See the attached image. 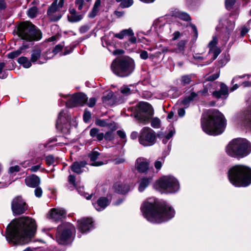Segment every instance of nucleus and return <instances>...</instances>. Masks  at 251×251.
Instances as JSON below:
<instances>
[{"label": "nucleus", "instance_id": "nucleus-1", "mask_svg": "<svg viewBox=\"0 0 251 251\" xmlns=\"http://www.w3.org/2000/svg\"><path fill=\"white\" fill-rule=\"evenodd\" d=\"M36 228L34 220L29 217H21L13 221L7 226L5 237L11 245L26 244L34 236Z\"/></svg>", "mask_w": 251, "mask_h": 251}, {"label": "nucleus", "instance_id": "nucleus-2", "mask_svg": "<svg viewBox=\"0 0 251 251\" xmlns=\"http://www.w3.org/2000/svg\"><path fill=\"white\" fill-rule=\"evenodd\" d=\"M141 210L144 218L154 224L167 222L175 215L171 205L153 197L148 198L143 203Z\"/></svg>", "mask_w": 251, "mask_h": 251}, {"label": "nucleus", "instance_id": "nucleus-3", "mask_svg": "<svg viewBox=\"0 0 251 251\" xmlns=\"http://www.w3.org/2000/svg\"><path fill=\"white\" fill-rule=\"evenodd\" d=\"M203 131L210 135H217L223 132L226 125L223 114L216 109L209 110L203 115L201 121Z\"/></svg>", "mask_w": 251, "mask_h": 251}, {"label": "nucleus", "instance_id": "nucleus-4", "mask_svg": "<svg viewBox=\"0 0 251 251\" xmlns=\"http://www.w3.org/2000/svg\"><path fill=\"white\" fill-rule=\"evenodd\" d=\"M228 178L235 187H247L251 184V168L244 165L232 167L228 171Z\"/></svg>", "mask_w": 251, "mask_h": 251}, {"label": "nucleus", "instance_id": "nucleus-5", "mask_svg": "<svg viewBox=\"0 0 251 251\" xmlns=\"http://www.w3.org/2000/svg\"><path fill=\"white\" fill-rule=\"evenodd\" d=\"M226 152L231 157L242 158L251 153V144L245 139H234L226 146Z\"/></svg>", "mask_w": 251, "mask_h": 251}, {"label": "nucleus", "instance_id": "nucleus-6", "mask_svg": "<svg viewBox=\"0 0 251 251\" xmlns=\"http://www.w3.org/2000/svg\"><path fill=\"white\" fill-rule=\"evenodd\" d=\"M134 60L128 57L116 59L112 62L111 68L112 72L120 77H126L134 71Z\"/></svg>", "mask_w": 251, "mask_h": 251}, {"label": "nucleus", "instance_id": "nucleus-7", "mask_svg": "<svg viewBox=\"0 0 251 251\" xmlns=\"http://www.w3.org/2000/svg\"><path fill=\"white\" fill-rule=\"evenodd\" d=\"M17 34L22 39L28 42L38 41L42 38V33L29 22L20 23L17 27Z\"/></svg>", "mask_w": 251, "mask_h": 251}, {"label": "nucleus", "instance_id": "nucleus-8", "mask_svg": "<svg viewBox=\"0 0 251 251\" xmlns=\"http://www.w3.org/2000/svg\"><path fill=\"white\" fill-rule=\"evenodd\" d=\"M154 187L156 189L167 194H174L180 190L178 179L173 176H164L156 181Z\"/></svg>", "mask_w": 251, "mask_h": 251}, {"label": "nucleus", "instance_id": "nucleus-9", "mask_svg": "<svg viewBox=\"0 0 251 251\" xmlns=\"http://www.w3.org/2000/svg\"><path fill=\"white\" fill-rule=\"evenodd\" d=\"M134 108V117L138 122L144 125L150 121L154 114L152 107L147 102H140Z\"/></svg>", "mask_w": 251, "mask_h": 251}, {"label": "nucleus", "instance_id": "nucleus-10", "mask_svg": "<svg viewBox=\"0 0 251 251\" xmlns=\"http://www.w3.org/2000/svg\"><path fill=\"white\" fill-rule=\"evenodd\" d=\"M174 18H178L185 21H189L191 20L188 13L179 10H175L172 15L159 18L154 21V24L156 27L159 28L160 31H163L164 28L170 30L171 25L170 24L167 23L170 22L171 20H173Z\"/></svg>", "mask_w": 251, "mask_h": 251}, {"label": "nucleus", "instance_id": "nucleus-11", "mask_svg": "<svg viewBox=\"0 0 251 251\" xmlns=\"http://www.w3.org/2000/svg\"><path fill=\"white\" fill-rule=\"evenodd\" d=\"M75 232V227L72 224L63 223L57 227L56 240L59 244H67L71 241L72 235Z\"/></svg>", "mask_w": 251, "mask_h": 251}, {"label": "nucleus", "instance_id": "nucleus-12", "mask_svg": "<svg viewBox=\"0 0 251 251\" xmlns=\"http://www.w3.org/2000/svg\"><path fill=\"white\" fill-rule=\"evenodd\" d=\"M212 82L204 83L203 89L200 90L197 93L205 97L208 96L210 93L212 94L213 96L216 99H226L228 96V87L223 83L220 84V89L219 91H212Z\"/></svg>", "mask_w": 251, "mask_h": 251}, {"label": "nucleus", "instance_id": "nucleus-13", "mask_svg": "<svg viewBox=\"0 0 251 251\" xmlns=\"http://www.w3.org/2000/svg\"><path fill=\"white\" fill-rule=\"evenodd\" d=\"M139 142L145 147L152 146L156 142L155 132L150 127H144L140 131Z\"/></svg>", "mask_w": 251, "mask_h": 251}, {"label": "nucleus", "instance_id": "nucleus-14", "mask_svg": "<svg viewBox=\"0 0 251 251\" xmlns=\"http://www.w3.org/2000/svg\"><path fill=\"white\" fill-rule=\"evenodd\" d=\"M70 119L67 109L61 110L56 121V128L61 130H63V128H68L70 126Z\"/></svg>", "mask_w": 251, "mask_h": 251}, {"label": "nucleus", "instance_id": "nucleus-15", "mask_svg": "<svg viewBox=\"0 0 251 251\" xmlns=\"http://www.w3.org/2000/svg\"><path fill=\"white\" fill-rule=\"evenodd\" d=\"M11 208L14 215H21L26 210V203L21 197L18 196L12 200Z\"/></svg>", "mask_w": 251, "mask_h": 251}, {"label": "nucleus", "instance_id": "nucleus-16", "mask_svg": "<svg viewBox=\"0 0 251 251\" xmlns=\"http://www.w3.org/2000/svg\"><path fill=\"white\" fill-rule=\"evenodd\" d=\"M87 97L83 93H78L74 95L66 102V105L68 107H73L83 105L86 101Z\"/></svg>", "mask_w": 251, "mask_h": 251}, {"label": "nucleus", "instance_id": "nucleus-17", "mask_svg": "<svg viewBox=\"0 0 251 251\" xmlns=\"http://www.w3.org/2000/svg\"><path fill=\"white\" fill-rule=\"evenodd\" d=\"M63 13L57 7V0H55L49 7L47 15L50 20L52 22H56L62 17Z\"/></svg>", "mask_w": 251, "mask_h": 251}, {"label": "nucleus", "instance_id": "nucleus-18", "mask_svg": "<svg viewBox=\"0 0 251 251\" xmlns=\"http://www.w3.org/2000/svg\"><path fill=\"white\" fill-rule=\"evenodd\" d=\"M77 227L82 233H87L94 228L93 221L92 218H83L77 221Z\"/></svg>", "mask_w": 251, "mask_h": 251}, {"label": "nucleus", "instance_id": "nucleus-19", "mask_svg": "<svg viewBox=\"0 0 251 251\" xmlns=\"http://www.w3.org/2000/svg\"><path fill=\"white\" fill-rule=\"evenodd\" d=\"M66 214V211L62 208H54L50 210L48 217L54 221H58L65 218Z\"/></svg>", "mask_w": 251, "mask_h": 251}, {"label": "nucleus", "instance_id": "nucleus-20", "mask_svg": "<svg viewBox=\"0 0 251 251\" xmlns=\"http://www.w3.org/2000/svg\"><path fill=\"white\" fill-rule=\"evenodd\" d=\"M238 121L241 126L251 130V107L240 114Z\"/></svg>", "mask_w": 251, "mask_h": 251}, {"label": "nucleus", "instance_id": "nucleus-21", "mask_svg": "<svg viewBox=\"0 0 251 251\" xmlns=\"http://www.w3.org/2000/svg\"><path fill=\"white\" fill-rule=\"evenodd\" d=\"M149 162L145 158L139 157L135 161V168L139 173H146L149 169Z\"/></svg>", "mask_w": 251, "mask_h": 251}, {"label": "nucleus", "instance_id": "nucleus-22", "mask_svg": "<svg viewBox=\"0 0 251 251\" xmlns=\"http://www.w3.org/2000/svg\"><path fill=\"white\" fill-rule=\"evenodd\" d=\"M110 204V201L105 197L100 198L93 205L98 211H101Z\"/></svg>", "mask_w": 251, "mask_h": 251}, {"label": "nucleus", "instance_id": "nucleus-23", "mask_svg": "<svg viewBox=\"0 0 251 251\" xmlns=\"http://www.w3.org/2000/svg\"><path fill=\"white\" fill-rule=\"evenodd\" d=\"M25 181L27 186L32 188L39 186L41 182L40 177L35 175H31L27 176Z\"/></svg>", "mask_w": 251, "mask_h": 251}, {"label": "nucleus", "instance_id": "nucleus-24", "mask_svg": "<svg viewBox=\"0 0 251 251\" xmlns=\"http://www.w3.org/2000/svg\"><path fill=\"white\" fill-rule=\"evenodd\" d=\"M86 164L87 163L85 161L80 162L75 161L72 164L70 167L73 172L79 174L83 172L84 168Z\"/></svg>", "mask_w": 251, "mask_h": 251}, {"label": "nucleus", "instance_id": "nucleus-25", "mask_svg": "<svg viewBox=\"0 0 251 251\" xmlns=\"http://www.w3.org/2000/svg\"><path fill=\"white\" fill-rule=\"evenodd\" d=\"M186 43V41L183 40H180L176 44V48L168 50H167V51L183 54L184 53L185 45Z\"/></svg>", "mask_w": 251, "mask_h": 251}, {"label": "nucleus", "instance_id": "nucleus-26", "mask_svg": "<svg viewBox=\"0 0 251 251\" xmlns=\"http://www.w3.org/2000/svg\"><path fill=\"white\" fill-rule=\"evenodd\" d=\"M10 64L12 66H6V63L4 62L0 63V78L5 79L7 76L6 71L7 70H11L14 68L13 62L11 61Z\"/></svg>", "mask_w": 251, "mask_h": 251}, {"label": "nucleus", "instance_id": "nucleus-27", "mask_svg": "<svg viewBox=\"0 0 251 251\" xmlns=\"http://www.w3.org/2000/svg\"><path fill=\"white\" fill-rule=\"evenodd\" d=\"M198 97V94L192 92L180 101V103L184 108H187L190 103Z\"/></svg>", "mask_w": 251, "mask_h": 251}, {"label": "nucleus", "instance_id": "nucleus-28", "mask_svg": "<svg viewBox=\"0 0 251 251\" xmlns=\"http://www.w3.org/2000/svg\"><path fill=\"white\" fill-rule=\"evenodd\" d=\"M100 153L97 151H93L89 154V157H90L91 161L90 164V165L94 166H100L104 164L102 161H96Z\"/></svg>", "mask_w": 251, "mask_h": 251}, {"label": "nucleus", "instance_id": "nucleus-29", "mask_svg": "<svg viewBox=\"0 0 251 251\" xmlns=\"http://www.w3.org/2000/svg\"><path fill=\"white\" fill-rule=\"evenodd\" d=\"M90 135L94 140L101 141L104 138V134L100 132L97 128H92L90 131Z\"/></svg>", "mask_w": 251, "mask_h": 251}, {"label": "nucleus", "instance_id": "nucleus-30", "mask_svg": "<svg viewBox=\"0 0 251 251\" xmlns=\"http://www.w3.org/2000/svg\"><path fill=\"white\" fill-rule=\"evenodd\" d=\"M114 187L115 192L122 194L127 193L130 190L129 185L125 184L116 183Z\"/></svg>", "mask_w": 251, "mask_h": 251}, {"label": "nucleus", "instance_id": "nucleus-31", "mask_svg": "<svg viewBox=\"0 0 251 251\" xmlns=\"http://www.w3.org/2000/svg\"><path fill=\"white\" fill-rule=\"evenodd\" d=\"M28 47L29 46L28 44H23L17 50L8 53L7 55V57L9 58L14 59L19 56L22 52H24L26 49L28 48Z\"/></svg>", "mask_w": 251, "mask_h": 251}, {"label": "nucleus", "instance_id": "nucleus-32", "mask_svg": "<svg viewBox=\"0 0 251 251\" xmlns=\"http://www.w3.org/2000/svg\"><path fill=\"white\" fill-rule=\"evenodd\" d=\"M151 177H143L139 183V185L138 187V190L142 192L145 190V189L149 185L151 181Z\"/></svg>", "mask_w": 251, "mask_h": 251}, {"label": "nucleus", "instance_id": "nucleus-33", "mask_svg": "<svg viewBox=\"0 0 251 251\" xmlns=\"http://www.w3.org/2000/svg\"><path fill=\"white\" fill-rule=\"evenodd\" d=\"M134 35V32L130 28L122 30L120 32L115 34L114 36L119 39H123L125 36Z\"/></svg>", "mask_w": 251, "mask_h": 251}, {"label": "nucleus", "instance_id": "nucleus-34", "mask_svg": "<svg viewBox=\"0 0 251 251\" xmlns=\"http://www.w3.org/2000/svg\"><path fill=\"white\" fill-rule=\"evenodd\" d=\"M101 5L100 0H96L95 1L91 11L89 14V17L91 18H94L100 11Z\"/></svg>", "mask_w": 251, "mask_h": 251}, {"label": "nucleus", "instance_id": "nucleus-35", "mask_svg": "<svg viewBox=\"0 0 251 251\" xmlns=\"http://www.w3.org/2000/svg\"><path fill=\"white\" fill-rule=\"evenodd\" d=\"M220 53V50L219 48H214L213 50H209V56L210 58L209 61L206 64L211 63L213 60H214L218 56Z\"/></svg>", "mask_w": 251, "mask_h": 251}, {"label": "nucleus", "instance_id": "nucleus-36", "mask_svg": "<svg viewBox=\"0 0 251 251\" xmlns=\"http://www.w3.org/2000/svg\"><path fill=\"white\" fill-rule=\"evenodd\" d=\"M226 23H227V24L228 25L227 26H226V30L227 35H226L223 39L225 42H226L228 41L229 37V35H230V33L232 32V31L233 30L234 26H235L234 22H232L231 21H229V22L227 21Z\"/></svg>", "mask_w": 251, "mask_h": 251}, {"label": "nucleus", "instance_id": "nucleus-37", "mask_svg": "<svg viewBox=\"0 0 251 251\" xmlns=\"http://www.w3.org/2000/svg\"><path fill=\"white\" fill-rule=\"evenodd\" d=\"M18 61L19 63L22 65L24 68H28L31 66L30 61L27 57H21Z\"/></svg>", "mask_w": 251, "mask_h": 251}, {"label": "nucleus", "instance_id": "nucleus-38", "mask_svg": "<svg viewBox=\"0 0 251 251\" xmlns=\"http://www.w3.org/2000/svg\"><path fill=\"white\" fill-rule=\"evenodd\" d=\"M193 76V75H182L180 79L181 84L184 86L189 84L192 81Z\"/></svg>", "mask_w": 251, "mask_h": 251}, {"label": "nucleus", "instance_id": "nucleus-39", "mask_svg": "<svg viewBox=\"0 0 251 251\" xmlns=\"http://www.w3.org/2000/svg\"><path fill=\"white\" fill-rule=\"evenodd\" d=\"M41 50L39 49L33 50L31 53V61L35 62L40 57Z\"/></svg>", "mask_w": 251, "mask_h": 251}, {"label": "nucleus", "instance_id": "nucleus-40", "mask_svg": "<svg viewBox=\"0 0 251 251\" xmlns=\"http://www.w3.org/2000/svg\"><path fill=\"white\" fill-rule=\"evenodd\" d=\"M116 1L121 2L120 6L123 8L129 7L133 3V0H116Z\"/></svg>", "mask_w": 251, "mask_h": 251}, {"label": "nucleus", "instance_id": "nucleus-41", "mask_svg": "<svg viewBox=\"0 0 251 251\" xmlns=\"http://www.w3.org/2000/svg\"><path fill=\"white\" fill-rule=\"evenodd\" d=\"M68 20L72 23L77 22L80 21L83 18L82 15L74 14L68 16Z\"/></svg>", "mask_w": 251, "mask_h": 251}, {"label": "nucleus", "instance_id": "nucleus-42", "mask_svg": "<svg viewBox=\"0 0 251 251\" xmlns=\"http://www.w3.org/2000/svg\"><path fill=\"white\" fill-rule=\"evenodd\" d=\"M175 133V130L173 127H171L169 130V133L165 136L163 139V142L166 144L168 141L171 138Z\"/></svg>", "mask_w": 251, "mask_h": 251}, {"label": "nucleus", "instance_id": "nucleus-43", "mask_svg": "<svg viewBox=\"0 0 251 251\" xmlns=\"http://www.w3.org/2000/svg\"><path fill=\"white\" fill-rule=\"evenodd\" d=\"M130 87H133V86L132 85L129 86L124 85L121 88L120 91L123 94L127 96L131 93Z\"/></svg>", "mask_w": 251, "mask_h": 251}, {"label": "nucleus", "instance_id": "nucleus-44", "mask_svg": "<svg viewBox=\"0 0 251 251\" xmlns=\"http://www.w3.org/2000/svg\"><path fill=\"white\" fill-rule=\"evenodd\" d=\"M37 8L35 6H33L28 9L27 11V15L30 18H33L37 16Z\"/></svg>", "mask_w": 251, "mask_h": 251}, {"label": "nucleus", "instance_id": "nucleus-45", "mask_svg": "<svg viewBox=\"0 0 251 251\" xmlns=\"http://www.w3.org/2000/svg\"><path fill=\"white\" fill-rule=\"evenodd\" d=\"M91 0H75V3L77 6L78 9L82 10L83 7L86 5V2H89Z\"/></svg>", "mask_w": 251, "mask_h": 251}, {"label": "nucleus", "instance_id": "nucleus-46", "mask_svg": "<svg viewBox=\"0 0 251 251\" xmlns=\"http://www.w3.org/2000/svg\"><path fill=\"white\" fill-rule=\"evenodd\" d=\"M218 43V38L216 36H213L212 40L209 42L208 47L209 50H213L214 48H217L216 45Z\"/></svg>", "mask_w": 251, "mask_h": 251}, {"label": "nucleus", "instance_id": "nucleus-47", "mask_svg": "<svg viewBox=\"0 0 251 251\" xmlns=\"http://www.w3.org/2000/svg\"><path fill=\"white\" fill-rule=\"evenodd\" d=\"M83 190L84 188L83 187L77 188V191L81 195L83 196L86 199L90 200L92 197V194L89 195L84 192Z\"/></svg>", "mask_w": 251, "mask_h": 251}, {"label": "nucleus", "instance_id": "nucleus-48", "mask_svg": "<svg viewBox=\"0 0 251 251\" xmlns=\"http://www.w3.org/2000/svg\"><path fill=\"white\" fill-rule=\"evenodd\" d=\"M160 121L158 118H154L151 121V126L153 128H159L160 126Z\"/></svg>", "mask_w": 251, "mask_h": 251}, {"label": "nucleus", "instance_id": "nucleus-49", "mask_svg": "<svg viewBox=\"0 0 251 251\" xmlns=\"http://www.w3.org/2000/svg\"><path fill=\"white\" fill-rule=\"evenodd\" d=\"M95 124L96 125L101 126L105 127L109 126V124L107 123L106 120L103 119H98L96 121Z\"/></svg>", "mask_w": 251, "mask_h": 251}, {"label": "nucleus", "instance_id": "nucleus-50", "mask_svg": "<svg viewBox=\"0 0 251 251\" xmlns=\"http://www.w3.org/2000/svg\"><path fill=\"white\" fill-rule=\"evenodd\" d=\"M105 140L107 141H111L114 139V136L112 131H108L104 135Z\"/></svg>", "mask_w": 251, "mask_h": 251}, {"label": "nucleus", "instance_id": "nucleus-51", "mask_svg": "<svg viewBox=\"0 0 251 251\" xmlns=\"http://www.w3.org/2000/svg\"><path fill=\"white\" fill-rule=\"evenodd\" d=\"M177 91V90L176 88L174 87V88L171 89L168 91V94H169V95H170V96L173 95V98H176L178 97L179 96V94H178Z\"/></svg>", "mask_w": 251, "mask_h": 251}, {"label": "nucleus", "instance_id": "nucleus-52", "mask_svg": "<svg viewBox=\"0 0 251 251\" xmlns=\"http://www.w3.org/2000/svg\"><path fill=\"white\" fill-rule=\"evenodd\" d=\"M91 117V112L89 111L85 110L83 114V120L85 123L89 121Z\"/></svg>", "mask_w": 251, "mask_h": 251}, {"label": "nucleus", "instance_id": "nucleus-53", "mask_svg": "<svg viewBox=\"0 0 251 251\" xmlns=\"http://www.w3.org/2000/svg\"><path fill=\"white\" fill-rule=\"evenodd\" d=\"M113 97V93L112 92H109L106 95L102 97V100L103 102H106L111 100Z\"/></svg>", "mask_w": 251, "mask_h": 251}, {"label": "nucleus", "instance_id": "nucleus-54", "mask_svg": "<svg viewBox=\"0 0 251 251\" xmlns=\"http://www.w3.org/2000/svg\"><path fill=\"white\" fill-rule=\"evenodd\" d=\"M40 169L44 170V169L42 168L41 164L39 163L37 165L33 166L29 170L31 172H36Z\"/></svg>", "mask_w": 251, "mask_h": 251}, {"label": "nucleus", "instance_id": "nucleus-55", "mask_svg": "<svg viewBox=\"0 0 251 251\" xmlns=\"http://www.w3.org/2000/svg\"><path fill=\"white\" fill-rule=\"evenodd\" d=\"M235 0H226L225 6L226 9H230L234 4Z\"/></svg>", "mask_w": 251, "mask_h": 251}, {"label": "nucleus", "instance_id": "nucleus-56", "mask_svg": "<svg viewBox=\"0 0 251 251\" xmlns=\"http://www.w3.org/2000/svg\"><path fill=\"white\" fill-rule=\"evenodd\" d=\"M219 77V73H216L206 77L205 79L208 81H213Z\"/></svg>", "mask_w": 251, "mask_h": 251}, {"label": "nucleus", "instance_id": "nucleus-57", "mask_svg": "<svg viewBox=\"0 0 251 251\" xmlns=\"http://www.w3.org/2000/svg\"><path fill=\"white\" fill-rule=\"evenodd\" d=\"M46 161L48 165H51L54 162V158L51 155H48L46 157Z\"/></svg>", "mask_w": 251, "mask_h": 251}, {"label": "nucleus", "instance_id": "nucleus-58", "mask_svg": "<svg viewBox=\"0 0 251 251\" xmlns=\"http://www.w3.org/2000/svg\"><path fill=\"white\" fill-rule=\"evenodd\" d=\"M43 193L41 187L37 186L35 187L34 194L36 197L40 198L42 196Z\"/></svg>", "mask_w": 251, "mask_h": 251}, {"label": "nucleus", "instance_id": "nucleus-59", "mask_svg": "<svg viewBox=\"0 0 251 251\" xmlns=\"http://www.w3.org/2000/svg\"><path fill=\"white\" fill-rule=\"evenodd\" d=\"M20 171V167L18 165L12 166L9 168L8 172L10 174H13L14 173L18 172Z\"/></svg>", "mask_w": 251, "mask_h": 251}, {"label": "nucleus", "instance_id": "nucleus-60", "mask_svg": "<svg viewBox=\"0 0 251 251\" xmlns=\"http://www.w3.org/2000/svg\"><path fill=\"white\" fill-rule=\"evenodd\" d=\"M90 28V26L88 25H86L81 26L79 28V32L81 34H83V33H85V32H86L88 30H89Z\"/></svg>", "mask_w": 251, "mask_h": 251}, {"label": "nucleus", "instance_id": "nucleus-61", "mask_svg": "<svg viewBox=\"0 0 251 251\" xmlns=\"http://www.w3.org/2000/svg\"><path fill=\"white\" fill-rule=\"evenodd\" d=\"M64 47V44H60L57 45H56L54 49L53 50V52L54 53V54H56L58 52H59L60 51H61Z\"/></svg>", "mask_w": 251, "mask_h": 251}, {"label": "nucleus", "instance_id": "nucleus-62", "mask_svg": "<svg viewBox=\"0 0 251 251\" xmlns=\"http://www.w3.org/2000/svg\"><path fill=\"white\" fill-rule=\"evenodd\" d=\"M96 102V100L95 98H91L89 99L87 105L90 107H93L95 106Z\"/></svg>", "mask_w": 251, "mask_h": 251}, {"label": "nucleus", "instance_id": "nucleus-63", "mask_svg": "<svg viewBox=\"0 0 251 251\" xmlns=\"http://www.w3.org/2000/svg\"><path fill=\"white\" fill-rule=\"evenodd\" d=\"M73 49H74V48L72 47L66 48L64 52L61 53L60 55H65L68 54L70 53L71 52H72Z\"/></svg>", "mask_w": 251, "mask_h": 251}, {"label": "nucleus", "instance_id": "nucleus-64", "mask_svg": "<svg viewBox=\"0 0 251 251\" xmlns=\"http://www.w3.org/2000/svg\"><path fill=\"white\" fill-rule=\"evenodd\" d=\"M140 56L142 59H147L148 58V52L146 50H142L140 52Z\"/></svg>", "mask_w": 251, "mask_h": 251}]
</instances>
